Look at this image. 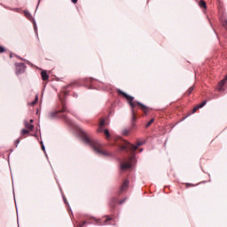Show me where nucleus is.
<instances>
[{
    "instance_id": "f257e3e1",
    "label": "nucleus",
    "mask_w": 227,
    "mask_h": 227,
    "mask_svg": "<svg viewBox=\"0 0 227 227\" xmlns=\"http://www.w3.org/2000/svg\"><path fill=\"white\" fill-rule=\"evenodd\" d=\"M121 95H123L124 98H126V99L128 100V102H129V106H130L131 107H134V106H136V105H134V103H133L134 97L129 96L127 93H124V92H121Z\"/></svg>"
},
{
    "instance_id": "f03ea898",
    "label": "nucleus",
    "mask_w": 227,
    "mask_h": 227,
    "mask_svg": "<svg viewBox=\"0 0 227 227\" xmlns=\"http://www.w3.org/2000/svg\"><path fill=\"white\" fill-rule=\"evenodd\" d=\"M141 143H138L137 145H130L129 144H127L125 146L121 147L122 150H125L127 148H131V150L136 151L137 148H139L141 146Z\"/></svg>"
},
{
    "instance_id": "7ed1b4c3",
    "label": "nucleus",
    "mask_w": 227,
    "mask_h": 227,
    "mask_svg": "<svg viewBox=\"0 0 227 227\" xmlns=\"http://www.w3.org/2000/svg\"><path fill=\"white\" fill-rule=\"evenodd\" d=\"M94 150L97 153H99V155H107V153L98 147H94Z\"/></svg>"
},
{
    "instance_id": "20e7f679",
    "label": "nucleus",
    "mask_w": 227,
    "mask_h": 227,
    "mask_svg": "<svg viewBox=\"0 0 227 227\" xmlns=\"http://www.w3.org/2000/svg\"><path fill=\"white\" fill-rule=\"evenodd\" d=\"M121 169H129V168H132V163L128 162V163H122L121 165Z\"/></svg>"
},
{
    "instance_id": "39448f33",
    "label": "nucleus",
    "mask_w": 227,
    "mask_h": 227,
    "mask_svg": "<svg viewBox=\"0 0 227 227\" xmlns=\"http://www.w3.org/2000/svg\"><path fill=\"white\" fill-rule=\"evenodd\" d=\"M207 106V101L202 102L201 104L198 105L194 109H193V113H196V111H198V109H201V107Z\"/></svg>"
},
{
    "instance_id": "423d86ee",
    "label": "nucleus",
    "mask_w": 227,
    "mask_h": 227,
    "mask_svg": "<svg viewBox=\"0 0 227 227\" xmlns=\"http://www.w3.org/2000/svg\"><path fill=\"white\" fill-rule=\"evenodd\" d=\"M41 75H42L43 81H47V79H49V74H47V71H43L41 73Z\"/></svg>"
},
{
    "instance_id": "0eeeda50",
    "label": "nucleus",
    "mask_w": 227,
    "mask_h": 227,
    "mask_svg": "<svg viewBox=\"0 0 227 227\" xmlns=\"http://www.w3.org/2000/svg\"><path fill=\"white\" fill-rule=\"evenodd\" d=\"M25 127L26 129H28V130H33V129H35V126H33V124L25 121Z\"/></svg>"
},
{
    "instance_id": "6e6552de",
    "label": "nucleus",
    "mask_w": 227,
    "mask_h": 227,
    "mask_svg": "<svg viewBox=\"0 0 227 227\" xmlns=\"http://www.w3.org/2000/svg\"><path fill=\"white\" fill-rule=\"evenodd\" d=\"M129 187V181H125L121 185V191H125Z\"/></svg>"
},
{
    "instance_id": "1a4fd4ad",
    "label": "nucleus",
    "mask_w": 227,
    "mask_h": 227,
    "mask_svg": "<svg viewBox=\"0 0 227 227\" xmlns=\"http://www.w3.org/2000/svg\"><path fill=\"white\" fill-rule=\"evenodd\" d=\"M137 104H138V106H140V107H141L142 111H144V113H146L148 111V107H146V106H145L139 102Z\"/></svg>"
},
{
    "instance_id": "9d476101",
    "label": "nucleus",
    "mask_w": 227,
    "mask_h": 227,
    "mask_svg": "<svg viewBox=\"0 0 227 227\" xmlns=\"http://www.w3.org/2000/svg\"><path fill=\"white\" fill-rule=\"evenodd\" d=\"M199 6H200V8H207V4L205 3V1H200L199 3Z\"/></svg>"
},
{
    "instance_id": "9b49d317",
    "label": "nucleus",
    "mask_w": 227,
    "mask_h": 227,
    "mask_svg": "<svg viewBox=\"0 0 227 227\" xmlns=\"http://www.w3.org/2000/svg\"><path fill=\"white\" fill-rule=\"evenodd\" d=\"M21 134H22V136H24V135H26V134H29V130H27V129H22V130H21Z\"/></svg>"
},
{
    "instance_id": "f8f14e48",
    "label": "nucleus",
    "mask_w": 227,
    "mask_h": 227,
    "mask_svg": "<svg viewBox=\"0 0 227 227\" xmlns=\"http://www.w3.org/2000/svg\"><path fill=\"white\" fill-rule=\"evenodd\" d=\"M36 102H38V96H35V101L30 103V106H35Z\"/></svg>"
},
{
    "instance_id": "ddd939ff",
    "label": "nucleus",
    "mask_w": 227,
    "mask_h": 227,
    "mask_svg": "<svg viewBox=\"0 0 227 227\" xmlns=\"http://www.w3.org/2000/svg\"><path fill=\"white\" fill-rule=\"evenodd\" d=\"M24 14L26 15V17H27V19H31V13H29L28 12H25Z\"/></svg>"
},
{
    "instance_id": "4468645a",
    "label": "nucleus",
    "mask_w": 227,
    "mask_h": 227,
    "mask_svg": "<svg viewBox=\"0 0 227 227\" xmlns=\"http://www.w3.org/2000/svg\"><path fill=\"white\" fill-rule=\"evenodd\" d=\"M104 132H105V135L106 136V137H110V134H109V130H108V129H105Z\"/></svg>"
},
{
    "instance_id": "2eb2a0df",
    "label": "nucleus",
    "mask_w": 227,
    "mask_h": 227,
    "mask_svg": "<svg viewBox=\"0 0 227 227\" xmlns=\"http://www.w3.org/2000/svg\"><path fill=\"white\" fill-rule=\"evenodd\" d=\"M127 134H129V129H125L122 131L123 136H127Z\"/></svg>"
},
{
    "instance_id": "dca6fc26",
    "label": "nucleus",
    "mask_w": 227,
    "mask_h": 227,
    "mask_svg": "<svg viewBox=\"0 0 227 227\" xmlns=\"http://www.w3.org/2000/svg\"><path fill=\"white\" fill-rule=\"evenodd\" d=\"M151 123H153V119L147 123L146 127H150Z\"/></svg>"
},
{
    "instance_id": "f3484780",
    "label": "nucleus",
    "mask_w": 227,
    "mask_h": 227,
    "mask_svg": "<svg viewBox=\"0 0 227 227\" xmlns=\"http://www.w3.org/2000/svg\"><path fill=\"white\" fill-rule=\"evenodd\" d=\"M4 51V47L0 46V52H3Z\"/></svg>"
},
{
    "instance_id": "a211bd4d",
    "label": "nucleus",
    "mask_w": 227,
    "mask_h": 227,
    "mask_svg": "<svg viewBox=\"0 0 227 227\" xmlns=\"http://www.w3.org/2000/svg\"><path fill=\"white\" fill-rule=\"evenodd\" d=\"M72 3H74V4H75L77 3V0H71Z\"/></svg>"
},
{
    "instance_id": "6ab92c4d",
    "label": "nucleus",
    "mask_w": 227,
    "mask_h": 227,
    "mask_svg": "<svg viewBox=\"0 0 227 227\" xmlns=\"http://www.w3.org/2000/svg\"><path fill=\"white\" fill-rule=\"evenodd\" d=\"M192 90H194L192 87L189 89L190 93L192 91Z\"/></svg>"
},
{
    "instance_id": "aec40b11",
    "label": "nucleus",
    "mask_w": 227,
    "mask_h": 227,
    "mask_svg": "<svg viewBox=\"0 0 227 227\" xmlns=\"http://www.w3.org/2000/svg\"><path fill=\"white\" fill-rule=\"evenodd\" d=\"M103 125H104V121H101L100 127H102Z\"/></svg>"
},
{
    "instance_id": "412c9836",
    "label": "nucleus",
    "mask_w": 227,
    "mask_h": 227,
    "mask_svg": "<svg viewBox=\"0 0 227 227\" xmlns=\"http://www.w3.org/2000/svg\"><path fill=\"white\" fill-rule=\"evenodd\" d=\"M42 148H43V151H45V145H43Z\"/></svg>"
},
{
    "instance_id": "4be33fe9",
    "label": "nucleus",
    "mask_w": 227,
    "mask_h": 227,
    "mask_svg": "<svg viewBox=\"0 0 227 227\" xmlns=\"http://www.w3.org/2000/svg\"><path fill=\"white\" fill-rule=\"evenodd\" d=\"M51 118H52V117H54V114H51Z\"/></svg>"
},
{
    "instance_id": "5701e85b",
    "label": "nucleus",
    "mask_w": 227,
    "mask_h": 227,
    "mask_svg": "<svg viewBox=\"0 0 227 227\" xmlns=\"http://www.w3.org/2000/svg\"><path fill=\"white\" fill-rule=\"evenodd\" d=\"M133 160H134V158H131V162H133Z\"/></svg>"
},
{
    "instance_id": "b1692460",
    "label": "nucleus",
    "mask_w": 227,
    "mask_h": 227,
    "mask_svg": "<svg viewBox=\"0 0 227 227\" xmlns=\"http://www.w3.org/2000/svg\"><path fill=\"white\" fill-rule=\"evenodd\" d=\"M30 121L33 123V120H30Z\"/></svg>"
}]
</instances>
